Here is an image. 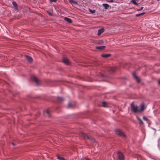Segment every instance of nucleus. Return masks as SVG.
<instances>
[{
    "label": "nucleus",
    "mask_w": 160,
    "mask_h": 160,
    "mask_svg": "<svg viewBox=\"0 0 160 160\" xmlns=\"http://www.w3.org/2000/svg\"><path fill=\"white\" fill-rule=\"evenodd\" d=\"M104 29L103 28H101L100 29H99L98 30V35H100L101 34L102 32H103L104 31Z\"/></svg>",
    "instance_id": "9"
},
{
    "label": "nucleus",
    "mask_w": 160,
    "mask_h": 160,
    "mask_svg": "<svg viewBox=\"0 0 160 160\" xmlns=\"http://www.w3.org/2000/svg\"><path fill=\"white\" fill-rule=\"evenodd\" d=\"M131 110L134 113L139 112V107L136 105H135L134 102H132L131 104Z\"/></svg>",
    "instance_id": "1"
},
{
    "label": "nucleus",
    "mask_w": 160,
    "mask_h": 160,
    "mask_svg": "<svg viewBox=\"0 0 160 160\" xmlns=\"http://www.w3.org/2000/svg\"><path fill=\"white\" fill-rule=\"evenodd\" d=\"M74 0H69V2L71 3H73Z\"/></svg>",
    "instance_id": "31"
},
{
    "label": "nucleus",
    "mask_w": 160,
    "mask_h": 160,
    "mask_svg": "<svg viewBox=\"0 0 160 160\" xmlns=\"http://www.w3.org/2000/svg\"><path fill=\"white\" fill-rule=\"evenodd\" d=\"M64 20L69 23H71L72 22V20L70 18H68L65 17Z\"/></svg>",
    "instance_id": "11"
},
{
    "label": "nucleus",
    "mask_w": 160,
    "mask_h": 160,
    "mask_svg": "<svg viewBox=\"0 0 160 160\" xmlns=\"http://www.w3.org/2000/svg\"><path fill=\"white\" fill-rule=\"evenodd\" d=\"M12 4L15 8H17V4L16 2L14 1L12 2Z\"/></svg>",
    "instance_id": "19"
},
{
    "label": "nucleus",
    "mask_w": 160,
    "mask_h": 160,
    "mask_svg": "<svg viewBox=\"0 0 160 160\" xmlns=\"http://www.w3.org/2000/svg\"><path fill=\"white\" fill-rule=\"evenodd\" d=\"M107 102H102V105L103 107H107L106 105L107 104Z\"/></svg>",
    "instance_id": "18"
},
{
    "label": "nucleus",
    "mask_w": 160,
    "mask_h": 160,
    "mask_svg": "<svg viewBox=\"0 0 160 160\" xmlns=\"http://www.w3.org/2000/svg\"><path fill=\"white\" fill-rule=\"evenodd\" d=\"M140 109L139 108V112L143 111L146 108L145 105L144 103H142L140 106Z\"/></svg>",
    "instance_id": "3"
},
{
    "label": "nucleus",
    "mask_w": 160,
    "mask_h": 160,
    "mask_svg": "<svg viewBox=\"0 0 160 160\" xmlns=\"http://www.w3.org/2000/svg\"><path fill=\"white\" fill-rule=\"evenodd\" d=\"M158 0V1H160V0Z\"/></svg>",
    "instance_id": "35"
},
{
    "label": "nucleus",
    "mask_w": 160,
    "mask_h": 160,
    "mask_svg": "<svg viewBox=\"0 0 160 160\" xmlns=\"http://www.w3.org/2000/svg\"><path fill=\"white\" fill-rule=\"evenodd\" d=\"M103 42V41L101 40L98 41V43L99 44H102Z\"/></svg>",
    "instance_id": "25"
},
{
    "label": "nucleus",
    "mask_w": 160,
    "mask_h": 160,
    "mask_svg": "<svg viewBox=\"0 0 160 160\" xmlns=\"http://www.w3.org/2000/svg\"><path fill=\"white\" fill-rule=\"evenodd\" d=\"M158 84L160 85V79L158 81Z\"/></svg>",
    "instance_id": "33"
},
{
    "label": "nucleus",
    "mask_w": 160,
    "mask_h": 160,
    "mask_svg": "<svg viewBox=\"0 0 160 160\" xmlns=\"http://www.w3.org/2000/svg\"><path fill=\"white\" fill-rule=\"evenodd\" d=\"M144 13H145L144 12H143V13H140L139 14H137L136 15V17H138V16H141L142 15H143Z\"/></svg>",
    "instance_id": "24"
},
{
    "label": "nucleus",
    "mask_w": 160,
    "mask_h": 160,
    "mask_svg": "<svg viewBox=\"0 0 160 160\" xmlns=\"http://www.w3.org/2000/svg\"><path fill=\"white\" fill-rule=\"evenodd\" d=\"M115 132L116 134L119 135L120 136L125 137L126 136L125 134L123 132L119 129L116 130Z\"/></svg>",
    "instance_id": "2"
},
{
    "label": "nucleus",
    "mask_w": 160,
    "mask_h": 160,
    "mask_svg": "<svg viewBox=\"0 0 160 160\" xmlns=\"http://www.w3.org/2000/svg\"><path fill=\"white\" fill-rule=\"evenodd\" d=\"M106 47L105 46H100L97 47H96V48L99 50H103Z\"/></svg>",
    "instance_id": "10"
},
{
    "label": "nucleus",
    "mask_w": 160,
    "mask_h": 160,
    "mask_svg": "<svg viewBox=\"0 0 160 160\" xmlns=\"http://www.w3.org/2000/svg\"><path fill=\"white\" fill-rule=\"evenodd\" d=\"M136 118L139 121V122H140L139 123L140 124H144V123L142 121L140 118L138 116H137L136 117Z\"/></svg>",
    "instance_id": "12"
},
{
    "label": "nucleus",
    "mask_w": 160,
    "mask_h": 160,
    "mask_svg": "<svg viewBox=\"0 0 160 160\" xmlns=\"http://www.w3.org/2000/svg\"><path fill=\"white\" fill-rule=\"evenodd\" d=\"M58 100L59 101H62L64 99L63 98L61 97H58Z\"/></svg>",
    "instance_id": "21"
},
{
    "label": "nucleus",
    "mask_w": 160,
    "mask_h": 160,
    "mask_svg": "<svg viewBox=\"0 0 160 160\" xmlns=\"http://www.w3.org/2000/svg\"><path fill=\"white\" fill-rule=\"evenodd\" d=\"M143 8V7H142L140 8L138 10V11H140L142 10Z\"/></svg>",
    "instance_id": "27"
},
{
    "label": "nucleus",
    "mask_w": 160,
    "mask_h": 160,
    "mask_svg": "<svg viewBox=\"0 0 160 160\" xmlns=\"http://www.w3.org/2000/svg\"><path fill=\"white\" fill-rule=\"evenodd\" d=\"M12 144L13 146H15V144H14V143L12 142Z\"/></svg>",
    "instance_id": "34"
},
{
    "label": "nucleus",
    "mask_w": 160,
    "mask_h": 160,
    "mask_svg": "<svg viewBox=\"0 0 160 160\" xmlns=\"http://www.w3.org/2000/svg\"><path fill=\"white\" fill-rule=\"evenodd\" d=\"M133 76L134 78L136 79L138 82H140V80L138 77L137 76L135 72H134L133 73Z\"/></svg>",
    "instance_id": "7"
},
{
    "label": "nucleus",
    "mask_w": 160,
    "mask_h": 160,
    "mask_svg": "<svg viewBox=\"0 0 160 160\" xmlns=\"http://www.w3.org/2000/svg\"><path fill=\"white\" fill-rule=\"evenodd\" d=\"M89 11L92 13H94L95 12V10H91L89 9Z\"/></svg>",
    "instance_id": "20"
},
{
    "label": "nucleus",
    "mask_w": 160,
    "mask_h": 160,
    "mask_svg": "<svg viewBox=\"0 0 160 160\" xmlns=\"http://www.w3.org/2000/svg\"><path fill=\"white\" fill-rule=\"evenodd\" d=\"M62 61L63 62L66 64L68 65L69 64V61L67 58H63L62 59Z\"/></svg>",
    "instance_id": "6"
},
{
    "label": "nucleus",
    "mask_w": 160,
    "mask_h": 160,
    "mask_svg": "<svg viewBox=\"0 0 160 160\" xmlns=\"http://www.w3.org/2000/svg\"><path fill=\"white\" fill-rule=\"evenodd\" d=\"M73 3H74L75 4H77V5L78 4V2H77L75 1H74Z\"/></svg>",
    "instance_id": "29"
},
{
    "label": "nucleus",
    "mask_w": 160,
    "mask_h": 160,
    "mask_svg": "<svg viewBox=\"0 0 160 160\" xmlns=\"http://www.w3.org/2000/svg\"><path fill=\"white\" fill-rule=\"evenodd\" d=\"M47 12L51 16H52V13L50 12L49 11H47Z\"/></svg>",
    "instance_id": "30"
},
{
    "label": "nucleus",
    "mask_w": 160,
    "mask_h": 160,
    "mask_svg": "<svg viewBox=\"0 0 160 160\" xmlns=\"http://www.w3.org/2000/svg\"><path fill=\"white\" fill-rule=\"evenodd\" d=\"M31 78V79L34 81L37 85L38 84V80L35 76H32Z\"/></svg>",
    "instance_id": "5"
},
{
    "label": "nucleus",
    "mask_w": 160,
    "mask_h": 160,
    "mask_svg": "<svg viewBox=\"0 0 160 160\" xmlns=\"http://www.w3.org/2000/svg\"><path fill=\"white\" fill-rule=\"evenodd\" d=\"M44 114H47L48 115H49V111L48 110H46V111H45L44 112Z\"/></svg>",
    "instance_id": "22"
},
{
    "label": "nucleus",
    "mask_w": 160,
    "mask_h": 160,
    "mask_svg": "<svg viewBox=\"0 0 160 160\" xmlns=\"http://www.w3.org/2000/svg\"><path fill=\"white\" fill-rule=\"evenodd\" d=\"M107 1L110 2H114L113 0H107Z\"/></svg>",
    "instance_id": "28"
},
{
    "label": "nucleus",
    "mask_w": 160,
    "mask_h": 160,
    "mask_svg": "<svg viewBox=\"0 0 160 160\" xmlns=\"http://www.w3.org/2000/svg\"><path fill=\"white\" fill-rule=\"evenodd\" d=\"M118 155L119 159L120 160H123L124 159V157L123 154L121 152H119L118 153Z\"/></svg>",
    "instance_id": "4"
},
{
    "label": "nucleus",
    "mask_w": 160,
    "mask_h": 160,
    "mask_svg": "<svg viewBox=\"0 0 160 160\" xmlns=\"http://www.w3.org/2000/svg\"><path fill=\"white\" fill-rule=\"evenodd\" d=\"M131 2H132L133 4L137 5H138V4L136 2V0H132L131 1Z\"/></svg>",
    "instance_id": "17"
},
{
    "label": "nucleus",
    "mask_w": 160,
    "mask_h": 160,
    "mask_svg": "<svg viewBox=\"0 0 160 160\" xmlns=\"http://www.w3.org/2000/svg\"><path fill=\"white\" fill-rule=\"evenodd\" d=\"M110 54H102L101 55V56L104 58H107L110 56Z\"/></svg>",
    "instance_id": "13"
},
{
    "label": "nucleus",
    "mask_w": 160,
    "mask_h": 160,
    "mask_svg": "<svg viewBox=\"0 0 160 160\" xmlns=\"http://www.w3.org/2000/svg\"><path fill=\"white\" fill-rule=\"evenodd\" d=\"M143 119L144 120L146 121H149V120H148L147 118L145 116H143Z\"/></svg>",
    "instance_id": "23"
},
{
    "label": "nucleus",
    "mask_w": 160,
    "mask_h": 160,
    "mask_svg": "<svg viewBox=\"0 0 160 160\" xmlns=\"http://www.w3.org/2000/svg\"><path fill=\"white\" fill-rule=\"evenodd\" d=\"M82 134L84 137H86L88 138L90 140L92 139V137L89 138V137L86 134H85L83 133H82Z\"/></svg>",
    "instance_id": "15"
},
{
    "label": "nucleus",
    "mask_w": 160,
    "mask_h": 160,
    "mask_svg": "<svg viewBox=\"0 0 160 160\" xmlns=\"http://www.w3.org/2000/svg\"><path fill=\"white\" fill-rule=\"evenodd\" d=\"M25 57L27 60L29 62H32V61L33 59L31 57L27 55H25Z\"/></svg>",
    "instance_id": "8"
},
{
    "label": "nucleus",
    "mask_w": 160,
    "mask_h": 160,
    "mask_svg": "<svg viewBox=\"0 0 160 160\" xmlns=\"http://www.w3.org/2000/svg\"><path fill=\"white\" fill-rule=\"evenodd\" d=\"M102 5L105 9H107L109 6V5L106 3L103 4Z\"/></svg>",
    "instance_id": "16"
},
{
    "label": "nucleus",
    "mask_w": 160,
    "mask_h": 160,
    "mask_svg": "<svg viewBox=\"0 0 160 160\" xmlns=\"http://www.w3.org/2000/svg\"><path fill=\"white\" fill-rule=\"evenodd\" d=\"M71 103L70 102H69L68 104V107H70L71 106Z\"/></svg>",
    "instance_id": "32"
},
{
    "label": "nucleus",
    "mask_w": 160,
    "mask_h": 160,
    "mask_svg": "<svg viewBox=\"0 0 160 160\" xmlns=\"http://www.w3.org/2000/svg\"><path fill=\"white\" fill-rule=\"evenodd\" d=\"M57 159H60V160H65L63 157H60L59 155H57Z\"/></svg>",
    "instance_id": "14"
},
{
    "label": "nucleus",
    "mask_w": 160,
    "mask_h": 160,
    "mask_svg": "<svg viewBox=\"0 0 160 160\" xmlns=\"http://www.w3.org/2000/svg\"><path fill=\"white\" fill-rule=\"evenodd\" d=\"M57 1V0H50V2L51 3L52 2H55Z\"/></svg>",
    "instance_id": "26"
}]
</instances>
